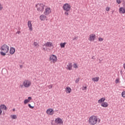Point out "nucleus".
Returning a JSON list of instances; mask_svg holds the SVG:
<instances>
[{"instance_id":"1","label":"nucleus","mask_w":125,"mask_h":125,"mask_svg":"<svg viewBox=\"0 0 125 125\" xmlns=\"http://www.w3.org/2000/svg\"><path fill=\"white\" fill-rule=\"evenodd\" d=\"M97 122L98 120L96 116H92L89 119V124L91 125H96V124H97Z\"/></svg>"},{"instance_id":"2","label":"nucleus","mask_w":125,"mask_h":125,"mask_svg":"<svg viewBox=\"0 0 125 125\" xmlns=\"http://www.w3.org/2000/svg\"><path fill=\"white\" fill-rule=\"evenodd\" d=\"M44 4L43 3H38L36 5V7L37 8L38 11H41V12H42L43 11V9H44Z\"/></svg>"},{"instance_id":"3","label":"nucleus","mask_w":125,"mask_h":125,"mask_svg":"<svg viewBox=\"0 0 125 125\" xmlns=\"http://www.w3.org/2000/svg\"><path fill=\"white\" fill-rule=\"evenodd\" d=\"M0 50L5 52V53H7L9 51V47L4 44L0 47Z\"/></svg>"},{"instance_id":"4","label":"nucleus","mask_w":125,"mask_h":125,"mask_svg":"<svg viewBox=\"0 0 125 125\" xmlns=\"http://www.w3.org/2000/svg\"><path fill=\"white\" fill-rule=\"evenodd\" d=\"M63 9L65 11H70L71 10V5L69 3H65L63 6Z\"/></svg>"},{"instance_id":"5","label":"nucleus","mask_w":125,"mask_h":125,"mask_svg":"<svg viewBox=\"0 0 125 125\" xmlns=\"http://www.w3.org/2000/svg\"><path fill=\"white\" fill-rule=\"evenodd\" d=\"M23 85L24 87H29L31 85V81L29 80H25L23 82Z\"/></svg>"},{"instance_id":"6","label":"nucleus","mask_w":125,"mask_h":125,"mask_svg":"<svg viewBox=\"0 0 125 125\" xmlns=\"http://www.w3.org/2000/svg\"><path fill=\"white\" fill-rule=\"evenodd\" d=\"M50 60L51 62L54 63V62H56L57 61V57L56 56L52 55L50 57Z\"/></svg>"},{"instance_id":"7","label":"nucleus","mask_w":125,"mask_h":125,"mask_svg":"<svg viewBox=\"0 0 125 125\" xmlns=\"http://www.w3.org/2000/svg\"><path fill=\"white\" fill-rule=\"evenodd\" d=\"M96 36L94 34H92L90 35L89 38H88V40L90 41V42H93L95 40Z\"/></svg>"},{"instance_id":"8","label":"nucleus","mask_w":125,"mask_h":125,"mask_svg":"<svg viewBox=\"0 0 125 125\" xmlns=\"http://www.w3.org/2000/svg\"><path fill=\"white\" fill-rule=\"evenodd\" d=\"M46 113H47V114H48V115L52 116V115H53V114H54V111L53 110V109L49 108L47 110Z\"/></svg>"},{"instance_id":"9","label":"nucleus","mask_w":125,"mask_h":125,"mask_svg":"<svg viewBox=\"0 0 125 125\" xmlns=\"http://www.w3.org/2000/svg\"><path fill=\"white\" fill-rule=\"evenodd\" d=\"M56 124H59L60 125H63V121L60 118H57L55 120Z\"/></svg>"},{"instance_id":"10","label":"nucleus","mask_w":125,"mask_h":125,"mask_svg":"<svg viewBox=\"0 0 125 125\" xmlns=\"http://www.w3.org/2000/svg\"><path fill=\"white\" fill-rule=\"evenodd\" d=\"M51 10H50V8H46L45 9V12H44V15H48L50 13H51Z\"/></svg>"},{"instance_id":"11","label":"nucleus","mask_w":125,"mask_h":125,"mask_svg":"<svg viewBox=\"0 0 125 125\" xmlns=\"http://www.w3.org/2000/svg\"><path fill=\"white\" fill-rule=\"evenodd\" d=\"M28 26L30 31H33V27H32V23L31 22V21H28Z\"/></svg>"},{"instance_id":"12","label":"nucleus","mask_w":125,"mask_h":125,"mask_svg":"<svg viewBox=\"0 0 125 125\" xmlns=\"http://www.w3.org/2000/svg\"><path fill=\"white\" fill-rule=\"evenodd\" d=\"M65 91L66 93H71V91H72V89H71L70 87L67 86L65 88Z\"/></svg>"},{"instance_id":"13","label":"nucleus","mask_w":125,"mask_h":125,"mask_svg":"<svg viewBox=\"0 0 125 125\" xmlns=\"http://www.w3.org/2000/svg\"><path fill=\"white\" fill-rule=\"evenodd\" d=\"M119 12L122 14H124L125 13V9L123 7H121L119 9Z\"/></svg>"},{"instance_id":"14","label":"nucleus","mask_w":125,"mask_h":125,"mask_svg":"<svg viewBox=\"0 0 125 125\" xmlns=\"http://www.w3.org/2000/svg\"><path fill=\"white\" fill-rule=\"evenodd\" d=\"M40 19L41 21H44V20L46 19V16H44V15H42L40 16Z\"/></svg>"},{"instance_id":"15","label":"nucleus","mask_w":125,"mask_h":125,"mask_svg":"<svg viewBox=\"0 0 125 125\" xmlns=\"http://www.w3.org/2000/svg\"><path fill=\"white\" fill-rule=\"evenodd\" d=\"M1 73L2 75H4V76H5V75H7L8 74L7 70H6V69L5 68H3L1 71Z\"/></svg>"},{"instance_id":"16","label":"nucleus","mask_w":125,"mask_h":125,"mask_svg":"<svg viewBox=\"0 0 125 125\" xmlns=\"http://www.w3.org/2000/svg\"><path fill=\"white\" fill-rule=\"evenodd\" d=\"M0 108L1 110H5V111H6V110H7V107H6V106H5V105L4 104H1L0 106Z\"/></svg>"},{"instance_id":"17","label":"nucleus","mask_w":125,"mask_h":125,"mask_svg":"<svg viewBox=\"0 0 125 125\" xmlns=\"http://www.w3.org/2000/svg\"><path fill=\"white\" fill-rule=\"evenodd\" d=\"M101 106L102 107H104V108H106V107H108V103L107 102L102 103L101 104Z\"/></svg>"},{"instance_id":"18","label":"nucleus","mask_w":125,"mask_h":125,"mask_svg":"<svg viewBox=\"0 0 125 125\" xmlns=\"http://www.w3.org/2000/svg\"><path fill=\"white\" fill-rule=\"evenodd\" d=\"M15 52V48H13V47H11L10 49V54H14Z\"/></svg>"},{"instance_id":"19","label":"nucleus","mask_w":125,"mask_h":125,"mask_svg":"<svg viewBox=\"0 0 125 125\" xmlns=\"http://www.w3.org/2000/svg\"><path fill=\"white\" fill-rule=\"evenodd\" d=\"M45 46H47L48 47H51L52 46V42H47L46 44H44Z\"/></svg>"},{"instance_id":"20","label":"nucleus","mask_w":125,"mask_h":125,"mask_svg":"<svg viewBox=\"0 0 125 125\" xmlns=\"http://www.w3.org/2000/svg\"><path fill=\"white\" fill-rule=\"evenodd\" d=\"M72 63L71 62H69L67 65V69L68 70H72Z\"/></svg>"},{"instance_id":"21","label":"nucleus","mask_w":125,"mask_h":125,"mask_svg":"<svg viewBox=\"0 0 125 125\" xmlns=\"http://www.w3.org/2000/svg\"><path fill=\"white\" fill-rule=\"evenodd\" d=\"M105 101V98H102L101 99L99 100L98 102L99 104L102 103V102L104 103Z\"/></svg>"},{"instance_id":"22","label":"nucleus","mask_w":125,"mask_h":125,"mask_svg":"<svg viewBox=\"0 0 125 125\" xmlns=\"http://www.w3.org/2000/svg\"><path fill=\"white\" fill-rule=\"evenodd\" d=\"M11 118L13 120H16L17 119V115L14 114V115H11Z\"/></svg>"},{"instance_id":"23","label":"nucleus","mask_w":125,"mask_h":125,"mask_svg":"<svg viewBox=\"0 0 125 125\" xmlns=\"http://www.w3.org/2000/svg\"><path fill=\"white\" fill-rule=\"evenodd\" d=\"M66 44V42H63V43L62 42V43H60L61 47L62 48H64V47H65V45Z\"/></svg>"},{"instance_id":"24","label":"nucleus","mask_w":125,"mask_h":125,"mask_svg":"<svg viewBox=\"0 0 125 125\" xmlns=\"http://www.w3.org/2000/svg\"><path fill=\"white\" fill-rule=\"evenodd\" d=\"M6 53H5V52H3V51H1L0 54V55H1L2 56H5V55H6Z\"/></svg>"},{"instance_id":"25","label":"nucleus","mask_w":125,"mask_h":125,"mask_svg":"<svg viewBox=\"0 0 125 125\" xmlns=\"http://www.w3.org/2000/svg\"><path fill=\"white\" fill-rule=\"evenodd\" d=\"M30 102V100L26 99L24 100V104H27V103H28V102Z\"/></svg>"},{"instance_id":"26","label":"nucleus","mask_w":125,"mask_h":125,"mask_svg":"<svg viewBox=\"0 0 125 125\" xmlns=\"http://www.w3.org/2000/svg\"><path fill=\"white\" fill-rule=\"evenodd\" d=\"M64 15H66V16H68V15H69V11H65Z\"/></svg>"},{"instance_id":"27","label":"nucleus","mask_w":125,"mask_h":125,"mask_svg":"<svg viewBox=\"0 0 125 125\" xmlns=\"http://www.w3.org/2000/svg\"><path fill=\"white\" fill-rule=\"evenodd\" d=\"M116 2L118 4H120V3H121V2H122V1H121V0H116Z\"/></svg>"},{"instance_id":"28","label":"nucleus","mask_w":125,"mask_h":125,"mask_svg":"<svg viewBox=\"0 0 125 125\" xmlns=\"http://www.w3.org/2000/svg\"><path fill=\"white\" fill-rule=\"evenodd\" d=\"M92 81L93 82H98V81H99V79H92Z\"/></svg>"},{"instance_id":"29","label":"nucleus","mask_w":125,"mask_h":125,"mask_svg":"<svg viewBox=\"0 0 125 125\" xmlns=\"http://www.w3.org/2000/svg\"><path fill=\"white\" fill-rule=\"evenodd\" d=\"M122 97H124V98L125 97V91L122 92Z\"/></svg>"},{"instance_id":"30","label":"nucleus","mask_w":125,"mask_h":125,"mask_svg":"<svg viewBox=\"0 0 125 125\" xmlns=\"http://www.w3.org/2000/svg\"><path fill=\"white\" fill-rule=\"evenodd\" d=\"M28 107H29L30 109H34V106L31 105V104H28Z\"/></svg>"},{"instance_id":"31","label":"nucleus","mask_w":125,"mask_h":125,"mask_svg":"<svg viewBox=\"0 0 125 125\" xmlns=\"http://www.w3.org/2000/svg\"><path fill=\"white\" fill-rule=\"evenodd\" d=\"M73 67H74V68H75L76 69H77V68L78 67V65H77V64L74 63L73 64Z\"/></svg>"},{"instance_id":"32","label":"nucleus","mask_w":125,"mask_h":125,"mask_svg":"<svg viewBox=\"0 0 125 125\" xmlns=\"http://www.w3.org/2000/svg\"><path fill=\"white\" fill-rule=\"evenodd\" d=\"M119 82H120V79H117L115 81L116 83H119Z\"/></svg>"},{"instance_id":"33","label":"nucleus","mask_w":125,"mask_h":125,"mask_svg":"<svg viewBox=\"0 0 125 125\" xmlns=\"http://www.w3.org/2000/svg\"><path fill=\"white\" fill-rule=\"evenodd\" d=\"M103 40L104 39L103 38H101V37L99 38V42H103Z\"/></svg>"},{"instance_id":"34","label":"nucleus","mask_w":125,"mask_h":125,"mask_svg":"<svg viewBox=\"0 0 125 125\" xmlns=\"http://www.w3.org/2000/svg\"><path fill=\"white\" fill-rule=\"evenodd\" d=\"M33 45H34V46H37V45H38V42H34Z\"/></svg>"},{"instance_id":"35","label":"nucleus","mask_w":125,"mask_h":125,"mask_svg":"<svg viewBox=\"0 0 125 125\" xmlns=\"http://www.w3.org/2000/svg\"><path fill=\"white\" fill-rule=\"evenodd\" d=\"M86 88H87L86 86H85V87H83L82 88V89L83 90H86Z\"/></svg>"},{"instance_id":"36","label":"nucleus","mask_w":125,"mask_h":125,"mask_svg":"<svg viewBox=\"0 0 125 125\" xmlns=\"http://www.w3.org/2000/svg\"><path fill=\"white\" fill-rule=\"evenodd\" d=\"M99 63H101V62H102V61H103V59H101V58L100 59H99Z\"/></svg>"},{"instance_id":"37","label":"nucleus","mask_w":125,"mask_h":125,"mask_svg":"<svg viewBox=\"0 0 125 125\" xmlns=\"http://www.w3.org/2000/svg\"><path fill=\"white\" fill-rule=\"evenodd\" d=\"M109 10H110V8H109V7H106V11H109Z\"/></svg>"},{"instance_id":"38","label":"nucleus","mask_w":125,"mask_h":125,"mask_svg":"<svg viewBox=\"0 0 125 125\" xmlns=\"http://www.w3.org/2000/svg\"><path fill=\"white\" fill-rule=\"evenodd\" d=\"M78 36H77V37H75V38L73 39V41H75V40H78Z\"/></svg>"},{"instance_id":"39","label":"nucleus","mask_w":125,"mask_h":125,"mask_svg":"<svg viewBox=\"0 0 125 125\" xmlns=\"http://www.w3.org/2000/svg\"><path fill=\"white\" fill-rule=\"evenodd\" d=\"M75 82H76V83H78L79 82H80V80H79V79H77L76 80V81H75Z\"/></svg>"},{"instance_id":"40","label":"nucleus","mask_w":125,"mask_h":125,"mask_svg":"<svg viewBox=\"0 0 125 125\" xmlns=\"http://www.w3.org/2000/svg\"><path fill=\"white\" fill-rule=\"evenodd\" d=\"M52 86H53L52 85H50L48 86V88H49V89L52 88Z\"/></svg>"},{"instance_id":"41","label":"nucleus","mask_w":125,"mask_h":125,"mask_svg":"<svg viewBox=\"0 0 125 125\" xmlns=\"http://www.w3.org/2000/svg\"><path fill=\"white\" fill-rule=\"evenodd\" d=\"M2 6H1V4H0V10H2Z\"/></svg>"},{"instance_id":"42","label":"nucleus","mask_w":125,"mask_h":125,"mask_svg":"<svg viewBox=\"0 0 125 125\" xmlns=\"http://www.w3.org/2000/svg\"><path fill=\"white\" fill-rule=\"evenodd\" d=\"M28 100H29V101H30V100H31L32 97H29L28 98Z\"/></svg>"},{"instance_id":"43","label":"nucleus","mask_w":125,"mask_h":125,"mask_svg":"<svg viewBox=\"0 0 125 125\" xmlns=\"http://www.w3.org/2000/svg\"><path fill=\"white\" fill-rule=\"evenodd\" d=\"M1 113H2V110L0 108V116L1 115Z\"/></svg>"},{"instance_id":"44","label":"nucleus","mask_w":125,"mask_h":125,"mask_svg":"<svg viewBox=\"0 0 125 125\" xmlns=\"http://www.w3.org/2000/svg\"><path fill=\"white\" fill-rule=\"evenodd\" d=\"M20 87H21V88H23V86H24V85H20Z\"/></svg>"},{"instance_id":"45","label":"nucleus","mask_w":125,"mask_h":125,"mask_svg":"<svg viewBox=\"0 0 125 125\" xmlns=\"http://www.w3.org/2000/svg\"><path fill=\"white\" fill-rule=\"evenodd\" d=\"M20 33H21V32L19 31L17 32L16 34H20Z\"/></svg>"},{"instance_id":"46","label":"nucleus","mask_w":125,"mask_h":125,"mask_svg":"<svg viewBox=\"0 0 125 125\" xmlns=\"http://www.w3.org/2000/svg\"><path fill=\"white\" fill-rule=\"evenodd\" d=\"M92 79H99V77L92 78Z\"/></svg>"},{"instance_id":"47","label":"nucleus","mask_w":125,"mask_h":125,"mask_svg":"<svg viewBox=\"0 0 125 125\" xmlns=\"http://www.w3.org/2000/svg\"><path fill=\"white\" fill-rule=\"evenodd\" d=\"M123 67H124V69H125V63H124Z\"/></svg>"},{"instance_id":"48","label":"nucleus","mask_w":125,"mask_h":125,"mask_svg":"<svg viewBox=\"0 0 125 125\" xmlns=\"http://www.w3.org/2000/svg\"><path fill=\"white\" fill-rule=\"evenodd\" d=\"M20 68H23V65H20Z\"/></svg>"},{"instance_id":"49","label":"nucleus","mask_w":125,"mask_h":125,"mask_svg":"<svg viewBox=\"0 0 125 125\" xmlns=\"http://www.w3.org/2000/svg\"><path fill=\"white\" fill-rule=\"evenodd\" d=\"M92 59H94V56L92 57Z\"/></svg>"},{"instance_id":"50","label":"nucleus","mask_w":125,"mask_h":125,"mask_svg":"<svg viewBox=\"0 0 125 125\" xmlns=\"http://www.w3.org/2000/svg\"><path fill=\"white\" fill-rule=\"evenodd\" d=\"M13 112H14V111H15V108H13Z\"/></svg>"},{"instance_id":"51","label":"nucleus","mask_w":125,"mask_h":125,"mask_svg":"<svg viewBox=\"0 0 125 125\" xmlns=\"http://www.w3.org/2000/svg\"><path fill=\"white\" fill-rule=\"evenodd\" d=\"M43 49L44 51H45V48L43 47Z\"/></svg>"}]
</instances>
